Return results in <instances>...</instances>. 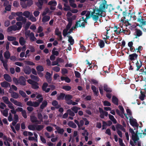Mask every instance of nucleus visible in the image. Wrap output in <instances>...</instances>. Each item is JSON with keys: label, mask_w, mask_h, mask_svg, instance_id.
<instances>
[{"label": "nucleus", "mask_w": 146, "mask_h": 146, "mask_svg": "<svg viewBox=\"0 0 146 146\" xmlns=\"http://www.w3.org/2000/svg\"><path fill=\"white\" fill-rule=\"evenodd\" d=\"M107 1L105 0L100 4L99 8L95 7V9L100 11L105 12L106 9H107L108 7V5L107 4Z\"/></svg>", "instance_id": "obj_1"}, {"label": "nucleus", "mask_w": 146, "mask_h": 146, "mask_svg": "<svg viewBox=\"0 0 146 146\" xmlns=\"http://www.w3.org/2000/svg\"><path fill=\"white\" fill-rule=\"evenodd\" d=\"M142 13L141 12H139V17L137 18V22H139L140 23L139 25L138 24H137V25L139 26L140 28L143 27L142 26L143 25H146V21L145 19H143L141 15H140Z\"/></svg>", "instance_id": "obj_2"}, {"label": "nucleus", "mask_w": 146, "mask_h": 146, "mask_svg": "<svg viewBox=\"0 0 146 146\" xmlns=\"http://www.w3.org/2000/svg\"><path fill=\"white\" fill-rule=\"evenodd\" d=\"M130 117L129 119V121L130 125L133 127H135L137 128V129H138L139 124L137 121L136 120L133 118L132 117L129 116Z\"/></svg>", "instance_id": "obj_3"}, {"label": "nucleus", "mask_w": 146, "mask_h": 146, "mask_svg": "<svg viewBox=\"0 0 146 146\" xmlns=\"http://www.w3.org/2000/svg\"><path fill=\"white\" fill-rule=\"evenodd\" d=\"M96 9H93V11H92L91 14V16L92 17V19L96 22L99 20V17L98 15L96 14Z\"/></svg>", "instance_id": "obj_4"}, {"label": "nucleus", "mask_w": 146, "mask_h": 146, "mask_svg": "<svg viewBox=\"0 0 146 146\" xmlns=\"http://www.w3.org/2000/svg\"><path fill=\"white\" fill-rule=\"evenodd\" d=\"M26 79L23 76H21L18 78V84H19L21 86H25L26 85Z\"/></svg>", "instance_id": "obj_5"}, {"label": "nucleus", "mask_w": 146, "mask_h": 146, "mask_svg": "<svg viewBox=\"0 0 146 146\" xmlns=\"http://www.w3.org/2000/svg\"><path fill=\"white\" fill-rule=\"evenodd\" d=\"M138 133V129H136V133H135L134 134H132V139L133 140L134 143H135V145H136L137 143L136 141H138L139 139L137 134Z\"/></svg>", "instance_id": "obj_6"}, {"label": "nucleus", "mask_w": 146, "mask_h": 146, "mask_svg": "<svg viewBox=\"0 0 146 146\" xmlns=\"http://www.w3.org/2000/svg\"><path fill=\"white\" fill-rule=\"evenodd\" d=\"M30 120L33 123H35L36 124H40V121L37 119V118L35 115H31Z\"/></svg>", "instance_id": "obj_7"}, {"label": "nucleus", "mask_w": 146, "mask_h": 146, "mask_svg": "<svg viewBox=\"0 0 146 146\" xmlns=\"http://www.w3.org/2000/svg\"><path fill=\"white\" fill-rule=\"evenodd\" d=\"M52 74H51L50 72H47L46 73V75H45V78L49 83H51V82L52 80Z\"/></svg>", "instance_id": "obj_8"}, {"label": "nucleus", "mask_w": 146, "mask_h": 146, "mask_svg": "<svg viewBox=\"0 0 146 146\" xmlns=\"http://www.w3.org/2000/svg\"><path fill=\"white\" fill-rule=\"evenodd\" d=\"M48 84L46 82L43 84L42 86V89L43 91H45L46 93H48L49 92L50 88H48L46 89V87L48 86Z\"/></svg>", "instance_id": "obj_9"}, {"label": "nucleus", "mask_w": 146, "mask_h": 146, "mask_svg": "<svg viewBox=\"0 0 146 146\" xmlns=\"http://www.w3.org/2000/svg\"><path fill=\"white\" fill-rule=\"evenodd\" d=\"M16 19L17 21H22L23 23L24 24L26 23L27 20L26 18L23 17L22 16L17 17Z\"/></svg>", "instance_id": "obj_10"}, {"label": "nucleus", "mask_w": 146, "mask_h": 146, "mask_svg": "<svg viewBox=\"0 0 146 146\" xmlns=\"http://www.w3.org/2000/svg\"><path fill=\"white\" fill-rule=\"evenodd\" d=\"M18 30L17 27L16 25H14L12 26L9 27L7 29V31L8 32H10L13 31H16Z\"/></svg>", "instance_id": "obj_11"}, {"label": "nucleus", "mask_w": 146, "mask_h": 146, "mask_svg": "<svg viewBox=\"0 0 146 146\" xmlns=\"http://www.w3.org/2000/svg\"><path fill=\"white\" fill-rule=\"evenodd\" d=\"M138 55L135 53L130 54L128 57L129 59L131 61L137 59Z\"/></svg>", "instance_id": "obj_12"}, {"label": "nucleus", "mask_w": 146, "mask_h": 146, "mask_svg": "<svg viewBox=\"0 0 146 146\" xmlns=\"http://www.w3.org/2000/svg\"><path fill=\"white\" fill-rule=\"evenodd\" d=\"M145 91L143 92L142 91H141V94L139 96V98L142 101L143 100L145 97V94L146 93V88H145L144 89Z\"/></svg>", "instance_id": "obj_13"}, {"label": "nucleus", "mask_w": 146, "mask_h": 146, "mask_svg": "<svg viewBox=\"0 0 146 146\" xmlns=\"http://www.w3.org/2000/svg\"><path fill=\"white\" fill-rule=\"evenodd\" d=\"M23 71L26 74H29L31 72V69L29 66H26L23 68Z\"/></svg>", "instance_id": "obj_14"}, {"label": "nucleus", "mask_w": 146, "mask_h": 146, "mask_svg": "<svg viewBox=\"0 0 146 146\" xmlns=\"http://www.w3.org/2000/svg\"><path fill=\"white\" fill-rule=\"evenodd\" d=\"M135 64L136 66L137 67L136 70L137 71H138L139 70V69L142 66V62L141 60L139 59V61L137 60V62Z\"/></svg>", "instance_id": "obj_15"}, {"label": "nucleus", "mask_w": 146, "mask_h": 146, "mask_svg": "<svg viewBox=\"0 0 146 146\" xmlns=\"http://www.w3.org/2000/svg\"><path fill=\"white\" fill-rule=\"evenodd\" d=\"M1 86L3 88H7L8 87H10L11 85L9 82L4 81L1 83Z\"/></svg>", "instance_id": "obj_16"}, {"label": "nucleus", "mask_w": 146, "mask_h": 146, "mask_svg": "<svg viewBox=\"0 0 146 146\" xmlns=\"http://www.w3.org/2000/svg\"><path fill=\"white\" fill-rule=\"evenodd\" d=\"M91 89L92 90L94 95L96 96H98L99 94V92L97 90L96 87L93 85L91 86Z\"/></svg>", "instance_id": "obj_17"}, {"label": "nucleus", "mask_w": 146, "mask_h": 146, "mask_svg": "<svg viewBox=\"0 0 146 146\" xmlns=\"http://www.w3.org/2000/svg\"><path fill=\"white\" fill-rule=\"evenodd\" d=\"M53 126L54 127H56V129L58 133L61 134H62L64 131V129L63 128H60V127L58 126H57L56 125L54 124Z\"/></svg>", "instance_id": "obj_18"}, {"label": "nucleus", "mask_w": 146, "mask_h": 146, "mask_svg": "<svg viewBox=\"0 0 146 146\" xmlns=\"http://www.w3.org/2000/svg\"><path fill=\"white\" fill-rule=\"evenodd\" d=\"M3 77L7 81L9 82L12 81L11 78L8 74H4Z\"/></svg>", "instance_id": "obj_19"}, {"label": "nucleus", "mask_w": 146, "mask_h": 146, "mask_svg": "<svg viewBox=\"0 0 146 146\" xmlns=\"http://www.w3.org/2000/svg\"><path fill=\"white\" fill-rule=\"evenodd\" d=\"M112 101L115 105H118V99L115 96H113L112 97Z\"/></svg>", "instance_id": "obj_20"}, {"label": "nucleus", "mask_w": 146, "mask_h": 146, "mask_svg": "<svg viewBox=\"0 0 146 146\" xmlns=\"http://www.w3.org/2000/svg\"><path fill=\"white\" fill-rule=\"evenodd\" d=\"M135 31H136V36L135 38H137V37H139L141 36L142 34V33L140 30L137 29H135Z\"/></svg>", "instance_id": "obj_21"}, {"label": "nucleus", "mask_w": 146, "mask_h": 146, "mask_svg": "<svg viewBox=\"0 0 146 146\" xmlns=\"http://www.w3.org/2000/svg\"><path fill=\"white\" fill-rule=\"evenodd\" d=\"M104 90L107 92H111L112 90L106 84H104Z\"/></svg>", "instance_id": "obj_22"}, {"label": "nucleus", "mask_w": 146, "mask_h": 146, "mask_svg": "<svg viewBox=\"0 0 146 146\" xmlns=\"http://www.w3.org/2000/svg\"><path fill=\"white\" fill-rule=\"evenodd\" d=\"M31 14H32V13H31L29 11H26L23 12V15L25 17L27 18H29Z\"/></svg>", "instance_id": "obj_23"}, {"label": "nucleus", "mask_w": 146, "mask_h": 146, "mask_svg": "<svg viewBox=\"0 0 146 146\" xmlns=\"http://www.w3.org/2000/svg\"><path fill=\"white\" fill-rule=\"evenodd\" d=\"M44 126L42 125H35V129L38 131H40L44 128Z\"/></svg>", "instance_id": "obj_24"}, {"label": "nucleus", "mask_w": 146, "mask_h": 146, "mask_svg": "<svg viewBox=\"0 0 146 146\" xmlns=\"http://www.w3.org/2000/svg\"><path fill=\"white\" fill-rule=\"evenodd\" d=\"M26 42V41L23 37H21L19 39V43L21 46L24 45Z\"/></svg>", "instance_id": "obj_25"}, {"label": "nucleus", "mask_w": 146, "mask_h": 146, "mask_svg": "<svg viewBox=\"0 0 146 146\" xmlns=\"http://www.w3.org/2000/svg\"><path fill=\"white\" fill-rule=\"evenodd\" d=\"M50 19V17L48 15H45L44 16L42 19V21L43 23H45L48 21Z\"/></svg>", "instance_id": "obj_26"}, {"label": "nucleus", "mask_w": 146, "mask_h": 146, "mask_svg": "<svg viewBox=\"0 0 146 146\" xmlns=\"http://www.w3.org/2000/svg\"><path fill=\"white\" fill-rule=\"evenodd\" d=\"M68 125L70 127L72 128H75L77 127L76 125L72 121H69L68 123Z\"/></svg>", "instance_id": "obj_27"}, {"label": "nucleus", "mask_w": 146, "mask_h": 146, "mask_svg": "<svg viewBox=\"0 0 146 146\" xmlns=\"http://www.w3.org/2000/svg\"><path fill=\"white\" fill-rule=\"evenodd\" d=\"M128 13H126L125 11H123V17H122L121 19V21L123 23H126V21H125V20L126 19V17L127 16V15Z\"/></svg>", "instance_id": "obj_28"}, {"label": "nucleus", "mask_w": 146, "mask_h": 146, "mask_svg": "<svg viewBox=\"0 0 146 146\" xmlns=\"http://www.w3.org/2000/svg\"><path fill=\"white\" fill-rule=\"evenodd\" d=\"M3 55L5 58L8 59L10 56V53L9 51H6L3 54Z\"/></svg>", "instance_id": "obj_29"}, {"label": "nucleus", "mask_w": 146, "mask_h": 146, "mask_svg": "<svg viewBox=\"0 0 146 146\" xmlns=\"http://www.w3.org/2000/svg\"><path fill=\"white\" fill-rule=\"evenodd\" d=\"M29 36L30 39L31 41H34L36 39L35 36L33 32L31 33V34Z\"/></svg>", "instance_id": "obj_30"}, {"label": "nucleus", "mask_w": 146, "mask_h": 146, "mask_svg": "<svg viewBox=\"0 0 146 146\" xmlns=\"http://www.w3.org/2000/svg\"><path fill=\"white\" fill-rule=\"evenodd\" d=\"M47 105V102L46 100H44L42 102V104L40 105V108L41 109L43 110L44 108Z\"/></svg>", "instance_id": "obj_31"}, {"label": "nucleus", "mask_w": 146, "mask_h": 146, "mask_svg": "<svg viewBox=\"0 0 146 146\" xmlns=\"http://www.w3.org/2000/svg\"><path fill=\"white\" fill-rule=\"evenodd\" d=\"M64 7L63 8V10L64 11H68L70 10L71 8L69 6L67 3H64Z\"/></svg>", "instance_id": "obj_32"}, {"label": "nucleus", "mask_w": 146, "mask_h": 146, "mask_svg": "<svg viewBox=\"0 0 146 146\" xmlns=\"http://www.w3.org/2000/svg\"><path fill=\"white\" fill-rule=\"evenodd\" d=\"M87 19H86V18L83 21H84L81 23V24H79V27H82V28H85L86 23H87Z\"/></svg>", "instance_id": "obj_33"}, {"label": "nucleus", "mask_w": 146, "mask_h": 146, "mask_svg": "<svg viewBox=\"0 0 146 146\" xmlns=\"http://www.w3.org/2000/svg\"><path fill=\"white\" fill-rule=\"evenodd\" d=\"M19 95L18 93L13 92L11 94V97L15 99L18 98L19 97Z\"/></svg>", "instance_id": "obj_34"}, {"label": "nucleus", "mask_w": 146, "mask_h": 146, "mask_svg": "<svg viewBox=\"0 0 146 146\" xmlns=\"http://www.w3.org/2000/svg\"><path fill=\"white\" fill-rule=\"evenodd\" d=\"M108 116L109 119L112 121L113 123L115 124L117 123V121L113 115L109 114L108 115Z\"/></svg>", "instance_id": "obj_35"}, {"label": "nucleus", "mask_w": 146, "mask_h": 146, "mask_svg": "<svg viewBox=\"0 0 146 146\" xmlns=\"http://www.w3.org/2000/svg\"><path fill=\"white\" fill-rule=\"evenodd\" d=\"M30 77L31 78L36 82H38L39 81V78L37 76H35L34 75L31 74L30 75Z\"/></svg>", "instance_id": "obj_36"}, {"label": "nucleus", "mask_w": 146, "mask_h": 146, "mask_svg": "<svg viewBox=\"0 0 146 146\" xmlns=\"http://www.w3.org/2000/svg\"><path fill=\"white\" fill-rule=\"evenodd\" d=\"M65 94L64 93H60V95L57 96V99L58 100H63L65 96Z\"/></svg>", "instance_id": "obj_37"}, {"label": "nucleus", "mask_w": 146, "mask_h": 146, "mask_svg": "<svg viewBox=\"0 0 146 146\" xmlns=\"http://www.w3.org/2000/svg\"><path fill=\"white\" fill-rule=\"evenodd\" d=\"M38 84L36 82L32 85V88L34 89H37L39 88Z\"/></svg>", "instance_id": "obj_38"}, {"label": "nucleus", "mask_w": 146, "mask_h": 146, "mask_svg": "<svg viewBox=\"0 0 146 146\" xmlns=\"http://www.w3.org/2000/svg\"><path fill=\"white\" fill-rule=\"evenodd\" d=\"M2 99L4 102L6 104H8L11 103V102L9 101L8 98L7 96H3L2 97Z\"/></svg>", "instance_id": "obj_39"}, {"label": "nucleus", "mask_w": 146, "mask_h": 146, "mask_svg": "<svg viewBox=\"0 0 146 146\" xmlns=\"http://www.w3.org/2000/svg\"><path fill=\"white\" fill-rule=\"evenodd\" d=\"M71 87L69 86H64L62 87V89L67 91L70 90L71 89Z\"/></svg>", "instance_id": "obj_40"}, {"label": "nucleus", "mask_w": 146, "mask_h": 146, "mask_svg": "<svg viewBox=\"0 0 146 146\" xmlns=\"http://www.w3.org/2000/svg\"><path fill=\"white\" fill-rule=\"evenodd\" d=\"M96 14L98 15V16L99 18L100 17L101 18H102V17H104V16L103 15V12H102L101 11H99L96 10Z\"/></svg>", "instance_id": "obj_41"}, {"label": "nucleus", "mask_w": 146, "mask_h": 146, "mask_svg": "<svg viewBox=\"0 0 146 146\" xmlns=\"http://www.w3.org/2000/svg\"><path fill=\"white\" fill-rule=\"evenodd\" d=\"M36 69L38 72H41L44 71V69L43 66L41 65H39L36 67Z\"/></svg>", "instance_id": "obj_42"}, {"label": "nucleus", "mask_w": 146, "mask_h": 146, "mask_svg": "<svg viewBox=\"0 0 146 146\" xmlns=\"http://www.w3.org/2000/svg\"><path fill=\"white\" fill-rule=\"evenodd\" d=\"M7 39L9 41H13L16 40V37L13 36H8Z\"/></svg>", "instance_id": "obj_43"}, {"label": "nucleus", "mask_w": 146, "mask_h": 146, "mask_svg": "<svg viewBox=\"0 0 146 146\" xmlns=\"http://www.w3.org/2000/svg\"><path fill=\"white\" fill-rule=\"evenodd\" d=\"M72 96L70 94H66L65 95V99L66 101L69 100L72 98Z\"/></svg>", "instance_id": "obj_44"}, {"label": "nucleus", "mask_w": 146, "mask_h": 146, "mask_svg": "<svg viewBox=\"0 0 146 146\" xmlns=\"http://www.w3.org/2000/svg\"><path fill=\"white\" fill-rule=\"evenodd\" d=\"M33 4V2L31 0H27V2L26 4L25 5V6L24 7H30Z\"/></svg>", "instance_id": "obj_45"}, {"label": "nucleus", "mask_w": 146, "mask_h": 146, "mask_svg": "<svg viewBox=\"0 0 146 146\" xmlns=\"http://www.w3.org/2000/svg\"><path fill=\"white\" fill-rule=\"evenodd\" d=\"M16 25H17L18 26V27H17L18 30H20L22 27V23L20 22H17L16 23Z\"/></svg>", "instance_id": "obj_46"}, {"label": "nucleus", "mask_w": 146, "mask_h": 146, "mask_svg": "<svg viewBox=\"0 0 146 146\" xmlns=\"http://www.w3.org/2000/svg\"><path fill=\"white\" fill-rule=\"evenodd\" d=\"M68 41L70 42V44L72 45L74 43V40L71 36H68Z\"/></svg>", "instance_id": "obj_47"}, {"label": "nucleus", "mask_w": 146, "mask_h": 146, "mask_svg": "<svg viewBox=\"0 0 146 146\" xmlns=\"http://www.w3.org/2000/svg\"><path fill=\"white\" fill-rule=\"evenodd\" d=\"M132 13L131 14L130 13H128L126 17L127 18L126 21L127 22H128V21H129L131 20L132 17Z\"/></svg>", "instance_id": "obj_48"}, {"label": "nucleus", "mask_w": 146, "mask_h": 146, "mask_svg": "<svg viewBox=\"0 0 146 146\" xmlns=\"http://www.w3.org/2000/svg\"><path fill=\"white\" fill-rule=\"evenodd\" d=\"M29 19L31 20L33 22H34L36 21V18L33 16L32 14H31V15L29 18Z\"/></svg>", "instance_id": "obj_49"}, {"label": "nucleus", "mask_w": 146, "mask_h": 146, "mask_svg": "<svg viewBox=\"0 0 146 146\" xmlns=\"http://www.w3.org/2000/svg\"><path fill=\"white\" fill-rule=\"evenodd\" d=\"M37 117L39 120V121H40V124L41 122L43 121L42 116L41 113H38L37 114Z\"/></svg>", "instance_id": "obj_50"}, {"label": "nucleus", "mask_w": 146, "mask_h": 146, "mask_svg": "<svg viewBox=\"0 0 146 146\" xmlns=\"http://www.w3.org/2000/svg\"><path fill=\"white\" fill-rule=\"evenodd\" d=\"M99 45L100 48L104 47L105 45V43L104 41L102 40H100L99 42Z\"/></svg>", "instance_id": "obj_51"}, {"label": "nucleus", "mask_w": 146, "mask_h": 146, "mask_svg": "<svg viewBox=\"0 0 146 146\" xmlns=\"http://www.w3.org/2000/svg\"><path fill=\"white\" fill-rule=\"evenodd\" d=\"M55 34L58 36L61 34V33L60 31L59 28L57 27L56 28L55 30Z\"/></svg>", "instance_id": "obj_52"}, {"label": "nucleus", "mask_w": 146, "mask_h": 146, "mask_svg": "<svg viewBox=\"0 0 146 146\" xmlns=\"http://www.w3.org/2000/svg\"><path fill=\"white\" fill-rule=\"evenodd\" d=\"M19 94L23 97L25 98L27 96L25 92L22 90H19Z\"/></svg>", "instance_id": "obj_53"}, {"label": "nucleus", "mask_w": 146, "mask_h": 146, "mask_svg": "<svg viewBox=\"0 0 146 146\" xmlns=\"http://www.w3.org/2000/svg\"><path fill=\"white\" fill-rule=\"evenodd\" d=\"M48 5H53V6H55L57 5V3L56 1H50L48 3Z\"/></svg>", "instance_id": "obj_54"}, {"label": "nucleus", "mask_w": 146, "mask_h": 146, "mask_svg": "<svg viewBox=\"0 0 146 146\" xmlns=\"http://www.w3.org/2000/svg\"><path fill=\"white\" fill-rule=\"evenodd\" d=\"M67 112L72 117L74 116L75 115L74 113L70 109L68 110Z\"/></svg>", "instance_id": "obj_55"}, {"label": "nucleus", "mask_w": 146, "mask_h": 146, "mask_svg": "<svg viewBox=\"0 0 146 146\" xmlns=\"http://www.w3.org/2000/svg\"><path fill=\"white\" fill-rule=\"evenodd\" d=\"M28 127L29 130L34 131L35 129V125H28Z\"/></svg>", "instance_id": "obj_56"}, {"label": "nucleus", "mask_w": 146, "mask_h": 146, "mask_svg": "<svg viewBox=\"0 0 146 146\" xmlns=\"http://www.w3.org/2000/svg\"><path fill=\"white\" fill-rule=\"evenodd\" d=\"M31 23L30 22H28L26 23L25 27V31H27L28 30Z\"/></svg>", "instance_id": "obj_57"}, {"label": "nucleus", "mask_w": 146, "mask_h": 146, "mask_svg": "<svg viewBox=\"0 0 146 146\" xmlns=\"http://www.w3.org/2000/svg\"><path fill=\"white\" fill-rule=\"evenodd\" d=\"M60 59V58H58L56 60V61L52 62V66L58 65V66H59V64L58 65V61Z\"/></svg>", "instance_id": "obj_58"}, {"label": "nucleus", "mask_w": 146, "mask_h": 146, "mask_svg": "<svg viewBox=\"0 0 146 146\" xmlns=\"http://www.w3.org/2000/svg\"><path fill=\"white\" fill-rule=\"evenodd\" d=\"M14 104H15V105H16L19 106L21 107H23V105L22 103L21 102L17 101L16 100L15 102H14Z\"/></svg>", "instance_id": "obj_59"}, {"label": "nucleus", "mask_w": 146, "mask_h": 146, "mask_svg": "<svg viewBox=\"0 0 146 146\" xmlns=\"http://www.w3.org/2000/svg\"><path fill=\"white\" fill-rule=\"evenodd\" d=\"M116 128L117 129L118 128L120 129L123 131L125 130V129L124 127L122 125L119 124H118L117 125V126H116Z\"/></svg>", "instance_id": "obj_60"}, {"label": "nucleus", "mask_w": 146, "mask_h": 146, "mask_svg": "<svg viewBox=\"0 0 146 146\" xmlns=\"http://www.w3.org/2000/svg\"><path fill=\"white\" fill-rule=\"evenodd\" d=\"M52 69L54 71L58 72L60 70V68L57 66H55L53 67Z\"/></svg>", "instance_id": "obj_61"}, {"label": "nucleus", "mask_w": 146, "mask_h": 146, "mask_svg": "<svg viewBox=\"0 0 146 146\" xmlns=\"http://www.w3.org/2000/svg\"><path fill=\"white\" fill-rule=\"evenodd\" d=\"M103 103L104 106H110L111 105V104L110 102L106 100L104 101Z\"/></svg>", "instance_id": "obj_62"}, {"label": "nucleus", "mask_w": 146, "mask_h": 146, "mask_svg": "<svg viewBox=\"0 0 146 146\" xmlns=\"http://www.w3.org/2000/svg\"><path fill=\"white\" fill-rule=\"evenodd\" d=\"M29 49H30V52L33 53L35 52V49L34 47L32 45L30 46L29 47Z\"/></svg>", "instance_id": "obj_63"}, {"label": "nucleus", "mask_w": 146, "mask_h": 146, "mask_svg": "<svg viewBox=\"0 0 146 146\" xmlns=\"http://www.w3.org/2000/svg\"><path fill=\"white\" fill-rule=\"evenodd\" d=\"M71 109L75 113H77L78 112L77 107L73 106L71 108Z\"/></svg>", "instance_id": "obj_64"}]
</instances>
